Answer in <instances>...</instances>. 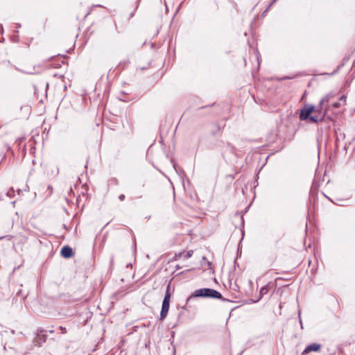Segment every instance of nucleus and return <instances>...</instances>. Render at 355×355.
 Segmentation results:
<instances>
[{"mask_svg": "<svg viewBox=\"0 0 355 355\" xmlns=\"http://www.w3.org/2000/svg\"><path fill=\"white\" fill-rule=\"evenodd\" d=\"M329 97H323L318 105L306 104L300 110V119L312 123H318L324 120L329 106Z\"/></svg>", "mask_w": 355, "mask_h": 355, "instance_id": "f257e3e1", "label": "nucleus"}, {"mask_svg": "<svg viewBox=\"0 0 355 355\" xmlns=\"http://www.w3.org/2000/svg\"><path fill=\"white\" fill-rule=\"evenodd\" d=\"M193 297H211L214 299H221L222 295L216 290L211 288H200L193 293Z\"/></svg>", "mask_w": 355, "mask_h": 355, "instance_id": "f03ea898", "label": "nucleus"}, {"mask_svg": "<svg viewBox=\"0 0 355 355\" xmlns=\"http://www.w3.org/2000/svg\"><path fill=\"white\" fill-rule=\"evenodd\" d=\"M170 299H171V294L169 293L168 289L165 294L163 302H162V310H161L160 316H159L160 320H164L168 314V312L169 310V306H170Z\"/></svg>", "mask_w": 355, "mask_h": 355, "instance_id": "7ed1b4c3", "label": "nucleus"}, {"mask_svg": "<svg viewBox=\"0 0 355 355\" xmlns=\"http://www.w3.org/2000/svg\"><path fill=\"white\" fill-rule=\"evenodd\" d=\"M321 349V345L318 343H312L308 345L302 352V355H306L311 352H318Z\"/></svg>", "mask_w": 355, "mask_h": 355, "instance_id": "20e7f679", "label": "nucleus"}, {"mask_svg": "<svg viewBox=\"0 0 355 355\" xmlns=\"http://www.w3.org/2000/svg\"><path fill=\"white\" fill-rule=\"evenodd\" d=\"M61 254L64 258L71 257L73 254L72 249L69 246H64L61 250Z\"/></svg>", "mask_w": 355, "mask_h": 355, "instance_id": "39448f33", "label": "nucleus"}, {"mask_svg": "<svg viewBox=\"0 0 355 355\" xmlns=\"http://www.w3.org/2000/svg\"><path fill=\"white\" fill-rule=\"evenodd\" d=\"M270 289V284H268L263 286L259 291V298H261L263 295H266Z\"/></svg>", "mask_w": 355, "mask_h": 355, "instance_id": "423d86ee", "label": "nucleus"}, {"mask_svg": "<svg viewBox=\"0 0 355 355\" xmlns=\"http://www.w3.org/2000/svg\"><path fill=\"white\" fill-rule=\"evenodd\" d=\"M193 254V250H189L186 254H183V257L185 259L190 258Z\"/></svg>", "mask_w": 355, "mask_h": 355, "instance_id": "0eeeda50", "label": "nucleus"}, {"mask_svg": "<svg viewBox=\"0 0 355 355\" xmlns=\"http://www.w3.org/2000/svg\"><path fill=\"white\" fill-rule=\"evenodd\" d=\"M183 254H184V252H179L178 254L176 253L175 254V259L180 258L182 256H183Z\"/></svg>", "mask_w": 355, "mask_h": 355, "instance_id": "6e6552de", "label": "nucleus"}, {"mask_svg": "<svg viewBox=\"0 0 355 355\" xmlns=\"http://www.w3.org/2000/svg\"><path fill=\"white\" fill-rule=\"evenodd\" d=\"M60 329L62 330V334H66L67 333V330H66L65 327H60Z\"/></svg>", "mask_w": 355, "mask_h": 355, "instance_id": "1a4fd4ad", "label": "nucleus"}, {"mask_svg": "<svg viewBox=\"0 0 355 355\" xmlns=\"http://www.w3.org/2000/svg\"><path fill=\"white\" fill-rule=\"evenodd\" d=\"M119 199L121 200V201H123L124 199H125V196L123 194H121L119 196Z\"/></svg>", "mask_w": 355, "mask_h": 355, "instance_id": "9d476101", "label": "nucleus"}, {"mask_svg": "<svg viewBox=\"0 0 355 355\" xmlns=\"http://www.w3.org/2000/svg\"><path fill=\"white\" fill-rule=\"evenodd\" d=\"M339 105H340V103H334L333 104V106H334V107H339Z\"/></svg>", "mask_w": 355, "mask_h": 355, "instance_id": "9b49d317", "label": "nucleus"}, {"mask_svg": "<svg viewBox=\"0 0 355 355\" xmlns=\"http://www.w3.org/2000/svg\"><path fill=\"white\" fill-rule=\"evenodd\" d=\"M340 100H343V101L345 102V101H346V97H345V96H341V97H340Z\"/></svg>", "mask_w": 355, "mask_h": 355, "instance_id": "f8f14e48", "label": "nucleus"}, {"mask_svg": "<svg viewBox=\"0 0 355 355\" xmlns=\"http://www.w3.org/2000/svg\"><path fill=\"white\" fill-rule=\"evenodd\" d=\"M257 52V59L259 60V51L257 50L256 51Z\"/></svg>", "mask_w": 355, "mask_h": 355, "instance_id": "ddd939ff", "label": "nucleus"}]
</instances>
